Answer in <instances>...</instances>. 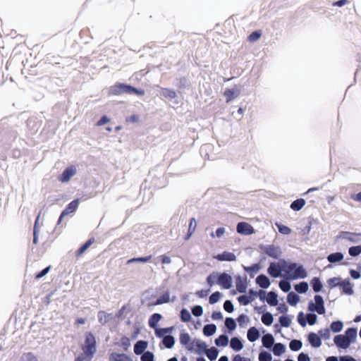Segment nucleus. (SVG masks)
<instances>
[{
    "instance_id": "f257e3e1",
    "label": "nucleus",
    "mask_w": 361,
    "mask_h": 361,
    "mask_svg": "<svg viewBox=\"0 0 361 361\" xmlns=\"http://www.w3.org/2000/svg\"><path fill=\"white\" fill-rule=\"evenodd\" d=\"M267 272L274 278L284 277L289 280L302 279L307 276V272L302 265L285 260L271 263Z\"/></svg>"
},
{
    "instance_id": "f03ea898",
    "label": "nucleus",
    "mask_w": 361,
    "mask_h": 361,
    "mask_svg": "<svg viewBox=\"0 0 361 361\" xmlns=\"http://www.w3.org/2000/svg\"><path fill=\"white\" fill-rule=\"evenodd\" d=\"M207 283L212 286L218 284L224 289H229L232 287L233 279L226 273L213 272L207 278Z\"/></svg>"
},
{
    "instance_id": "7ed1b4c3",
    "label": "nucleus",
    "mask_w": 361,
    "mask_h": 361,
    "mask_svg": "<svg viewBox=\"0 0 361 361\" xmlns=\"http://www.w3.org/2000/svg\"><path fill=\"white\" fill-rule=\"evenodd\" d=\"M82 348L85 355V357H83L90 361L97 351L96 341L92 334H88L85 336V341L82 345Z\"/></svg>"
},
{
    "instance_id": "20e7f679",
    "label": "nucleus",
    "mask_w": 361,
    "mask_h": 361,
    "mask_svg": "<svg viewBox=\"0 0 361 361\" xmlns=\"http://www.w3.org/2000/svg\"><path fill=\"white\" fill-rule=\"evenodd\" d=\"M258 295L261 300L267 302L270 306L276 307L279 304L278 294L274 291L259 290Z\"/></svg>"
},
{
    "instance_id": "39448f33",
    "label": "nucleus",
    "mask_w": 361,
    "mask_h": 361,
    "mask_svg": "<svg viewBox=\"0 0 361 361\" xmlns=\"http://www.w3.org/2000/svg\"><path fill=\"white\" fill-rule=\"evenodd\" d=\"M308 309L310 311L317 312L319 314H324V302L322 296L315 295L314 298V302H310Z\"/></svg>"
},
{
    "instance_id": "423d86ee",
    "label": "nucleus",
    "mask_w": 361,
    "mask_h": 361,
    "mask_svg": "<svg viewBox=\"0 0 361 361\" xmlns=\"http://www.w3.org/2000/svg\"><path fill=\"white\" fill-rule=\"evenodd\" d=\"M236 231L238 233L249 235L255 233L254 227L247 222H240L237 224Z\"/></svg>"
},
{
    "instance_id": "0eeeda50",
    "label": "nucleus",
    "mask_w": 361,
    "mask_h": 361,
    "mask_svg": "<svg viewBox=\"0 0 361 361\" xmlns=\"http://www.w3.org/2000/svg\"><path fill=\"white\" fill-rule=\"evenodd\" d=\"M129 85L123 83H116L109 88V92L111 95H118L128 93Z\"/></svg>"
},
{
    "instance_id": "6e6552de",
    "label": "nucleus",
    "mask_w": 361,
    "mask_h": 361,
    "mask_svg": "<svg viewBox=\"0 0 361 361\" xmlns=\"http://www.w3.org/2000/svg\"><path fill=\"white\" fill-rule=\"evenodd\" d=\"M257 293L253 290H250L247 295H243L238 298V302L243 305H247L252 301H253Z\"/></svg>"
},
{
    "instance_id": "1a4fd4ad",
    "label": "nucleus",
    "mask_w": 361,
    "mask_h": 361,
    "mask_svg": "<svg viewBox=\"0 0 361 361\" xmlns=\"http://www.w3.org/2000/svg\"><path fill=\"white\" fill-rule=\"evenodd\" d=\"M334 341L337 347L343 349L348 348L351 344L343 334L336 336L334 338Z\"/></svg>"
},
{
    "instance_id": "9d476101",
    "label": "nucleus",
    "mask_w": 361,
    "mask_h": 361,
    "mask_svg": "<svg viewBox=\"0 0 361 361\" xmlns=\"http://www.w3.org/2000/svg\"><path fill=\"white\" fill-rule=\"evenodd\" d=\"M340 288L343 294L351 295L354 293L353 286L348 279H343Z\"/></svg>"
},
{
    "instance_id": "9b49d317",
    "label": "nucleus",
    "mask_w": 361,
    "mask_h": 361,
    "mask_svg": "<svg viewBox=\"0 0 361 361\" xmlns=\"http://www.w3.org/2000/svg\"><path fill=\"white\" fill-rule=\"evenodd\" d=\"M148 347V343L145 341H139L134 345V353L135 355H142Z\"/></svg>"
},
{
    "instance_id": "f8f14e48",
    "label": "nucleus",
    "mask_w": 361,
    "mask_h": 361,
    "mask_svg": "<svg viewBox=\"0 0 361 361\" xmlns=\"http://www.w3.org/2000/svg\"><path fill=\"white\" fill-rule=\"evenodd\" d=\"M109 361H133V359L126 354L112 353L109 356Z\"/></svg>"
},
{
    "instance_id": "ddd939ff",
    "label": "nucleus",
    "mask_w": 361,
    "mask_h": 361,
    "mask_svg": "<svg viewBox=\"0 0 361 361\" xmlns=\"http://www.w3.org/2000/svg\"><path fill=\"white\" fill-rule=\"evenodd\" d=\"M215 259L219 261L233 262L236 259V257L233 252H224L221 254L217 255L215 257Z\"/></svg>"
},
{
    "instance_id": "4468645a",
    "label": "nucleus",
    "mask_w": 361,
    "mask_h": 361,
    "mask_svg": "<svg viewBox=\"0 0 361 361\" xmlns=\"http://www.w3.org/2000/svg\"><path fill=\"white\" fill-rule=\"evenodd\" d=\"M308 341L314 348H319L322 345L320 336L315 333H310L308 336Z\"/></svg>"
},
{
    "instance_id": "2eb2a0df",
    "label": "nucleus",
    "mask_w": 361,
    "mask_h": 361,
    "mask_svg": "<svg viewBox=\"0 0 361 361\" xmlns=\"http://www.w3.org/2000/svg\"><path fill=\"white\" fill-rule=\"evenodd\" d=\"M262 343L264 348H271L274 345V338L271 334H267L262 336Z\"/></svg>"
},
{
    "instance_id": "dca6fc26",
    "label": "nucleus",
    "mask_w": 361,
    "mask_h": 361,
    "mask_svg": "<svg viewBox=\"0 0 361 361\" xmlns=\"http://www.w3.org/2000/svg\"><path fill=\"white\" fill-rule=\"evenodd\" d=\"M256 283L262 288H267L271 284L269 278L263 274L257 277Z\"/></svg>"
},
{
    "instance_id": "f3484780",
    "label": "nucleus",
    "mask_w": 361,
    "mask_h": 361,
    "mask_svg": "<svg viewBox=\"0 0 361 361\" xmlns=\"http://www.w3.org/2000/svg\"><path fill=\"white\" fill-rule=\"evenodd\" d=\"M343 259L344 255L340 252H333L327 256V260L330 263H337L341 262Z\"/></svg>"
},
{
    "instance_id": "a211bd4d",
    "label": "nucleus",
    "mask_w": 361,
    "mask_h": 361,
    "mask_svg": "<svg viewBox=\"0 0 361 361\" xmlns=\"http://www.w3.org/2000/svg\"><path fill=\"white\" fill-rule=\"evenodd\" d=\"M230 346L235 351H240L244 347L243 342L238 337L231 339Z\"/></svg>"
},
{
    "instance_id": "6ab92c4d",
    "label": "nucleus",
    "mask_w": 361,
    "mask_h": 361,
    "mask_svg": "<svg viewBox=\"0 0 361 361\" xmlns=\"http://www.w3.org/2000/svg\"><path fill=\"white\" fill-rule=\"evenodd\" d=\"M286 351V347L285 345L281 343H275L272 348V352L276 356H281Z\"/></svg>"
},
{
    "instance_id": "aec40b11",
    "label": "nucleus",
    "mask_w": 361,
    "mask_h": 361,
    "mask_svg": "<svg viewBox=\"0 0 361 361\" xmlns=\"http://www.w3.org/2000/svg\"><path fill=\"white\" fill-rule=\"evenodd\" d=\"M247 338L250 342H254L259 338V332L255 327H251L248 329Z\"/></svg>"
},
{
    "instance_id": "412c9836",
    "label": "nucleus",
    "mask_w": 361,
    "mask_h": 361,
    "mask_svg": "<svg viewBox=\"0 0 361 361\" xmlns=\"http://www.w3.org/2000/svg\"><path fill=\"white\" fill-rule=\"evenodd\" d=\"M300 300V296L294 292H290L287 295V302L291 306H296Z\"/></svg>"
},
{
    "instance_id": "4be33fe9",
    "label": "nucleus",
    "mask_w": 361,
    "mask_h": 361,
    "mask_svg": "<svg viewBox=\"0 0 361 361\" xmlns=\"http://www.w3.org/2000/svg\"><path fill=\"white\" fill-rule=\"evenodd\" d=\"M267 254L272 257L277 258L281 256V250L278 246L271 245L267 249Z\"/></svg>"
},
{
    "instance_id": "5701e85b",
    "label": "nucleus",
    "mask_w": 361,
    "mask_h": 361,
    "mask_svg": "<svg viewBox=\"0 0 361 361\" xmlns=\"http://www.w3.org/2000/svg\"><path fill=\"white\" fill-rule=\"evenodd\" d=\"M193 346L195 348V351L198 354L205 353L206 350L207 349V344L204 342L199 340H197L193 342Z\"/></svg>"
},
{
    "instance_id": "b1692460",
    "label": "nucleus",
    "mask_w": 361,
    "mask_h": 361,
    "mask_svg": "<svg viewBox=\"0 0 361 361\" xmlns=\"http://www.w3.org/2000/svg\"><path fill=\"white\" fill-rule=\"evenodd\" d=\"M342 281L343 279L341 277H332L327 280L326 284L329 288L332 289L338 286L340 287Z\"/></svg>"
},
{
    "instance_id": "393cba45",
    "label": "nucleus",
    "mask_w": 361,
    "mask_h": 361,
    "mask_svg": "<svg viewBox=\"0 0 361 361\" xmlns=\"http://www.w3.org/2000/svg\"><path fill=\"white\" fill-rule=\"evenodd\" d=\"M345 337L353 343L355 341L357 338V330L355 329H348L345 331Z\"/></svg>"
},
{
    "instance_id": "a878e982",
    "label": "nucleus",
    "mask_w": 361,
    "mask_h": 361,
    "mask_svg": "<svg viewBox=\"0 0 361 361\" xmlns=\"http://www.w3.org/2000/svg\"><path fill=\"white\" fill-rule=\"evenodd\" d=\"M216 331V326L213 324H207L203 328V334L206 336H211Z\"/></svg>"
},
{
    "instance_id": "bb28decb",
    "label": "nucleus",
    "mask_w": 361,
    "mask_h": 361,
    "mask_svg": "<svg viewBox=\"0 0 361 361\" xmlns=\"http://www.w3.org/2000/svg\"><path fill=\"white\" fill-rule=\"evenodd\" d=\"M173 327H169V328H156L155 329V334L158 337H163V338L166 336H169V334H171L172 330H173Z\"/></svg>"
},
{
    "instance_id": "cd10ccee",
    "label": "nucleus",
    "mask_w": 361,
    "mask_h": 361,
    "mask_svg": "<svg viewBox=\"0 0 361 361\" xmlns=\"http://www.w3.org/2000/svg\"><path fill=\"white\" fill-rule=\"evenodd\" d=\"M162 317L160 314L155 313L151 316L149 320V325L153 329H156L158 322L161 319Z\"/></svg>"
},
{
    "instance_id": "c85d7f7f",
    "label": "nucleus",
    "mask_w": 361,
    "mask_h": 361,
    "mask_svg": "<svg viewBox=\"0 0 361 361\" xmlns=\"http://www.w3.org/2000/svg\"><path fill=\"white\" fill-rule=\"evenodd\" d=\"M197 226V221L195 218H192L190 220L189 224H188V235L186 237V239H189L195 232Z\"/></svg>"
},
{
    "instance_id": "c756f323",
    "label": "nucleus",
    "mask_w": 361,
    "mask_h": 361,
    "mask_svg": "<svg viewBox=\"0 0 361 361\" xmlns=\"http://www.w3.org/2000/svg\"><path fill=\"white\" fill-rule=\"evenodd\" d=\"M305 205V200L303 199H298L293 201L290 204V208L293 211H299Z\"/></svg>"
},
{
    "instance_id": "7c9ffc66",
    "label": "nucleus",
    "mask_w": 361,
    "mask_h": 361,
    "mask_svg": "<svg viewBox=\"0 0 361 361\" xmlns=\"http://www.w3.org/2000/svg\"><path fill=\"white\" fill-rule=\"evenodd\" d=\"M228 337L226 335H221L215 340V344L219 347H226L228 344Z\"/></svg>"
},
{
    "instance_id": "2f4dec72",
    "label": "nucleus",
    "mask_w": 361,
    "mask_h": 361,
    "mask_svg": "<svg viewBox=\"0 0 361 361\" xmlns=\"http://www.w3.org/2000/svg\"><path fill=\"white\" fill-rule=\"evenodd\" d=\"M311 286L314 292H319L322 290L323 285L321 280L317 277H314L311 281Z\"/></svg>"
},
{
    "instance_id": "473e14b6",
    "label": "nucleus",
    "mask_w": 361,
    "mask_h": 361,
    "mask_svg": "<svg viewBox=\"0 0 361 361\" xmlns=\"http://www.w3.org/2000/svg\"><path fill=\"white\" fill-rule=\"evenodd\" d=\"M262 322L266 326H270L274 322V317L270 312H265L262 315Z\"/></svg>"
},
{
    "instance_id": "72a5a7b5",
    "label": "nucleus",
    "mask_w": 361,
    "mask_h": 361,
    "mask_svg": "<svg viewBox=\"0 0 361 361\" xmlns=\"http://www.w3.org/2000/svg\"><path fill=\"white\" fill-rule=\"evenodd\" d=\"M295 290L299 293H305L309 289V286L307 282H300L294 286Z\"/></svg>"
},
{
    "instance_id": "f704fd0d",
    "label": "nucleus",
    "mask_w": 361,
    "mask_h": 361,
    "mask_svg": "<svg viewBox=\"0 0 361 361\" xmlns=\"http://www.w3.org/2000/svg\"><path fill=\"white\" fill-rule=\"evenodd\" d=\"M361 254V244L353 245L348 248V255L353 257H357Z\"/></svg>"
},
{
    "instance_id": "c9c22d12",
    "label": "nucleus",
    "mask_w": 361,
    "mask_h": 361,
    "mask_svg": "<svg viewBox=\"0 0 361 361\" xmlns=\"http://www.w3.org/2000/svg\"><path fill=\"white\" fill-rule=\"evenodd\" d=\"M205 353L210 360H216L219 355L218 350L214 347L207 349Z\"/></svg>"
},
{
    "instance_id": "e433bc0d",
    "label": "nucleus",
    "mask_w": 361,
    "mask_h": 361,
    "mask_svg": "<svg viewBox=\"0 0 361 361\" xmlns=\"http://www.w3.org/2000/svg\"><path fill=\"white\" fill-rule=\"evenodd\" d=\"M349 231H340L334 238V242L338 243L342 240H348Z\"/></svg>"
},
{
    "instance_id": "4c0bfd02",
    "label": "nucleus",
    "mask_w": 361,
    "mask_h": 361,
    "mask_svg": "<svg viewBox=\"0 0 361 361\" xmlns=\"http://www.w3.org/2000/svg\"><path fill=\"white\" fill-rule=\"evenodd\" d=\"M161 95L165 98L172 99L176 97V92L170 89H162L161 90Z\"/></svg>"
},
{
    "instance_id": "58836bf2",
    "label": "nucleus",
    "mask_w": 361,
    "mask_h": 361,
    "mask_svg": "<svg viewBox=\"0 0 361 361\" xmlns=\"http://www.w3.org/2000/svg\"><path fill=\"white\" fill-rule=\"evenodd\" d=\"M243 269L246 272H247L252 277L254 276L259 271V266L257 264H254L250 267H243Z\"/></svg>"
},
{
    "instance_id": "ea45409f",
    "label": "nucleus",
    "mask_w": 361,
    "mask_h": 361,
    "mask_svg": "<svg viewBox=\"0 0 361 361\" xmlns=\"http://www.w3.org/2000/svg\"><path fill=\"white\" fill-rule=\"evenodd\" d=\"M191 338L187 333H182L180 336V342L185 346H189L190 344Z\"/></svg>"
},
{
    "instance_id": "a19ab883",
    "label": "nucleus",
    "mask_w": 361,
    "mask_h": 361,
    "mask_svg": "<svg viewBox=\"0 0 361 361\" xmlns=\"http://www.w3.org/2000/svg\"><path fill=\"white\" fill-rule=\"evenodd\" d=\"M163 344L168 348H171L173 346L175 343V339L172 336H166L163 338Z\"/></svg>"
},
{
    "instance_id": "79ce46f5",
    "label": "nucleus",
    "mask_w": 361,
    "mask_h": 361,
    "mask_svg": "<svg viewBox=\"0 0 361 361\" xmlns=\"http://www.w3.org/2000/svg\"><path fill=\"white\" fill-rule=\"evenodd\" d=\"M223 297V294L219 291L212 293L209 299L210 304H215L219 302Z\"/></svg>"
},
{
    "instance_id": "37998d69",
    "label": "nucleus",
    "mask_w": 361,
    "mask_h": 361,
    "mask_svg": "<svg viewBox=\"0 0 361 361\" xmlns=\"http://www.w3.org/2000/svg\"><path fill=\"white\" fill-rule=\"evenodd\" d=\"M302 343L299 340H293L289 343V347L290 350L293 351H298L302 348Z\"/></svg>"
},
{
    "instance_id": "c03bdc74",
    "label": "nucleus",
    "mask_w": 361,
    "mask_h": 361,
    "mask_svg": "<svg viewBox=\"0 0 361 361\" xmlns=\"http://www.w3.org/2000/svg\"><path fill=\"white\" fill-rule=\"evenodd\" d=\"M330 327L332 331L337 333L342 331L343 328V324L342 322L336 321L332 322Z\"/></svg>"
},
{
    "instance_id": "a18cd8bd",
    "label": "nucleus",
    "mask_w": 361,
    "mask_h": 361,
    "mask_svg": "<svg viewBox=\"0 0 361 361\" xmlns=\"http://www.w3.org/2000/svg\"><path fill=\"white\" fill-rule=\"evenodd\" d=\"M275 225L278 228L279 231L281 234L289 235L292 232L291 229L289 227H288V226H286L285 225H283V224H279V223H276Z\"/></svg>"
},
{
    "instance_id": "49530a36",
    "label": "nucleus",
    "mask_w": 361,
    "mask_h": 361,
    "mask_svg": "<svg viewBox=\"0 0 361 361\" xmlns=\"http://www.w3.org/2000/svg\"><path fill=\"white\" fill-rule=\"evenodd\" d=\"M225 326L229 331H233L236 328V323L233 318L228 317L225 320Z\"/></svg>"
},
{
    "instance_id": "de8ad7c7",
    "label": "nucleus",
    "mask_w": 361,
    "mask_h": 361,
    "mask_svg": "<svg viewBox=\"0 0 361 361\" xmlns=\"http://www.w3.org/2000/svg\"><path fill=\"white\" fill-rule=\"evenodd\" d=\"M226 234V228L224 227L218 228L214 233H211V237L213 238H221Z\"/></svg>"
},
{
    "instance_id": "09e8293b",
    "label": "nucleus",
    "mask_w": 361,
    "mask_h": 361,
    "mask_svg": "<svg viewBox=\"0 0 361 361\" xmlns=\"http://www.w3.org/2000/svg\"><path fill=\"white\" fill-rule=\"evenodd\" d=\"M292 319L288 315H283L279 318V322L283 327H288L291 324Z\"/></svg>"
},
{
    "instance_id": "8fccbe9b",
    "label": "nucleus",
    "mask_w": 361,
    "mask_h": 361,
    "mask_svg": "<svg viewBox=\"0 0 361 361\" xmlns=\"http://www.w3.org/2000/svg\"><path fill=\"white\" fill-rule=\"evenodd\" d=\"M279 286L281 290L285 293L288 292L291 288L290 283L287 279L281 281L279 283Z\"/></svg>"
},
{
    "instance_id": "3c124183",
    "label": "nucleus",
    "mask_w": 361,
    "mask_h": 361,
    "mask_svg": "<svg viewBox=\"0 0 361 361\" xmlns=\"http://www.w3.org/2000/svg\"><path fill=\"white\" fill-rule=\"evenodd\" d=\"M180 319L183 322H188L192 319V316L187 309H183L180 311Z\"/></svg>"
},
{
    "instance_id": "603ef678",
    "label": "nucleus",
    "mask_w": 361,
    "mask_h": 361,
    "mask_svg": "<svg viewBox=\"0 0 361 361\" xmlns=\"http://www.w3.org/2000/svg\"><path fill=\"white\" fill-rule=\"evenodd\" d=\"M140 359L141 361H154V355L150 351H145Z\"/></svg>"
},
{
    "instance_id": "864d4df0",
    "label": "nucleus",
    "mask_w": 361,
    "mask_h": 361,
    "mask_svg": "<svg viewBox=\"0 0 361 361\" xmlns=\"http://www.w3.org/2000/svg\"><path fill=\"white\" fill-rule=\"evenodd\" d=\"M272 356L271 353L267 351H262L259 354V361H271Z\"/></svg>"
},
{
    "instance_id": "5fc2aeb1",
    "label": "nucleus",
    "mask_w": 361,
    "mask_h": 361,
    "mask_svg": "<svg viewBox=\"0 0 361 361\" xmlns=\"http://www.w3.org/2000/svg\"><path fill=\"white\" fill-rule=\"evenodd\" d=\"M39 215L37 217V219L35 222L34 228H33V243L37 244L38 242V228L37 224L39 221Z\"/></svg>"
},
{
    "instance_id": "6e6d98bb",
    "label": "nucleus",
    "mask_w": 361,
    "mask_h": 361,
    "mask_svg": "<svg viewBox=\"0 0 361 361\" xmlns=\"http://www.w3.org/2000/svg\"><path fill=\"white\" fill-rule=\"evenodd\" d=\"M80 203V200L79 198H77V199L73 200L69 204V213L74 212L78 209Z\"/></svg>"
},
{
    "instance_id": "4d7b16f0",
    "label": "nucleus",
    "mask_w": 361,
    "mask_h": 361,
    "mask_svg": "<svg viewBox=\"0 0 361 361\" xmlns=\"http://www.w3.org/2000/svg\"><path fill=\"white\" fill-rule=\"evenodd\" d=\"M360 236V233L349 232V235H348V240L351 243H356L358 241Z\"/></svg>"
},
{
    "instance_id": "13d9d810",
    "label": "nucleus",
    "mask_w": 361,
    "mask_h": 361,
    "mask_svg": "<svg viewBox=\"0 0 361 361\" xmlns=\"http://www.w3.org/2000/svg\"><path fill=\"white\" fill-rule=\"evenodd\" d=\"M192 313L195 317H200L203 314L202 307L200 305L194 306L192 308Z\"/></svg>"
},
{
    "instance_id": "bf43d9fd",
    "label": "nucleus",
    "mask_w": 361,
    "mask_h": 361,
    "mask_svg": "<svg viewBox=\"0 0 361 361\" xmlns=\"http://www.w3.org/2000/svg\"><path fill=\"white\" fill-rule=\"evenodd\" d=\"M128 94H135L139 96H143L145 94V91L143 90H137L132 86L129 85V90H128Z\"/></svg>"
},
{
    "instance_id": "052dcab7",
    "label": "nucleus",
    "mask_w": 361,
    "mask_h": 361,
    "mask_svg": "<svg viewBox=\"0 0 361 361\" xmlns=\"http://www.w3.org/2000/svg\"><path fill=\"white\" fill-rule=\"evenodd\" d=\"M306 320H307V322L310 324V325H313L316 323L317 322V317L316 314H307L306 316Z\"/></svg>"
},
{
    "instance_id": "680f3d73",
    "label": "nucleus",
    "mask_w": 361,
    "mask_h": 361,
    "mask_svg": "<svg viewBox=\"0 0 361 361\" xmlns=\"http://www.w3.org/2000/svg\"><path fill=\"white\" fill-rule=\"evenodd\" d=\"M224 308L226 312H228L229 313L233 312L234 310L233 305L231 301H230V300L225 301V302L224 304Z\"/></svg>"
},
{
    "instance_id": "e2e57ef3",
    "label": "nucleus",
    "mask_w": 361,
    "mask_h": 361,
    "mask_svg": "<svg viewBox=\"0 0 361 361\" xmlns=\"http://www.w3.org/2000/svg\"><path fill=\"white\" fill-rule=\"evenodd\" d=\"M225 96L226 97L227 102H230L236 97V94L232 90H227L225 92Z\"/></svg>"
},
{
    "instance_id": "0e129e2a",
    "label": "nucleus",
    "mask_w": 361,
    "mask_h": 361,
    "mask_svg": "<svg viewBox=\"0 0 361 361\" xmlns=\"http://www.w3.org/2000/svg\"><path fill=\"white\" fill-rule=\"evenodd\" d=\"M170 301V297L169 294H164L161 297H160L159 299H157V301L156 302L157 305H160L166 302H169Z\"/></svg>"
},
{
    "instance_id": "69168bd1",
    "label": "nucleus",
    "mask_w": 361,
    "mask_h": 361,
    "mask_svg": "<svg viewBox=\"0 0 361 361\" xmlns=\"http://www.w3.org/2000/svg\"><path fill=\"white\" fill-rule=\"evenodd\" d=\"M305 316L306 315H305L302 312H300L298 316V321L299 324L302 326H305L307 324V320H306Z\"/></svg>"
},
{
    "instance_id": "338daca9",
    "label": "nucleus",
    "mask_w": 361,
    "mask_h": 361,
    "mask_svg": "<svg viewBox=\"0 0 361 361\" xmlns=\"http://www.w3.org/2000/svg\"><path fill=\"white\" fill-rule=\"evenodd\" d=\"M298 361H311L310 357L306 353H301L298 355Z\"/></svg>"
},
{
    "instance_id": "774afa93",
    "label": "nucleus",
    "mask_w": 361,
    "mask_h": 361,
    "mask_svg": "<svg viewBox=\"0 0 361 361\" xmlns=\"http://www.w3.org/2000/svg\"><path fill=\"white\" fill-rule=\"evenodd\" d=\"M232 361H251L248 357L242 356L241 355H236L233 357Z\"/></svg>"
}]
</instances>
